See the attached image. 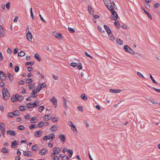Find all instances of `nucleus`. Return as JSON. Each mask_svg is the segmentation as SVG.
<instances>
[{"label": "nucleus", "mask_w": 160, "mask_h": 160, "mask_svg": "<svg viewBox=\"0 0 160 160\" xmlns=\"http://www.w3.org/2000/svg\"><path fill=\"white\" fill-rule=\"evenodd\" d=\"M108 35L110 39L112 40H114L115 39V38L112 33H110V34H108Z\"/></svg>", "instance_id": "obj_29"}, {"label": "nucleus", "mask_w": 160, "mask_h": 160, "mask_svg": "<svg viewBox=\"0 0 160 160\" xmlns=\"http://www.w3.org/2000/svg\"><path fill=\"white\" fill-rule=\"evenodd\" d=\"M80 97L81 98L85 101H86L88 100L87 97L84 93L82 94L81 95Z\"/></svg>", "instance_id": "obj_17"}, {"label": "nucleus", "mask_w": 160, "mask_h": 160, "mask_svg": "<svg viewBox=\"0 0 160 160\" xmlns=\"http://www.w3.org/2000/svg\"><path fill=\"white\" fill-rule=\"evenodd\" d=\"M28 87L30 89H33L34 87V84L32 83L28 85Z\"/></svg>", "instance_id": "obj_42"}, {"label": "nucleus", "mask_w": 160, "mask_h": 160, "mask_svg": "<svg viewBox=\"0 0 160 160\" xmlns=\"http://www.w3.org/2000/svg\"><path fill=\"white\" fill-rule=\"evenodd\" d=\"M68 126H69L70 127H72V125H73L74 124H73L72 122L71 121H69L68 123Z\"/></svg>", "instance_id": "obj_59"}, {"label": "nucleus", "mask_w": 160, "mask_h": 160, "mask_svg": "<svg viewBox=\"0 0 160 160\" xmlns=\"http://www.w3.org/2000/svg\"><path fill=\"white\" fill-rule=\"evenodd\" d=\"M51 117L49 116L47 114L45 115L44 117V119L46 121H48V120L50 119Z\"/></svg>", "instance_id": "obj_23"}, {"label": "nucleus", "mask_w": 160, "mask_h": 160, "mask_svg": "<svg viewBox=\"0 0 160 160\" xmlns=\"http://www.w3.org/2000/svg\"><path fill=\"white\" fill-rule=\"evenodd\" d=\"M18 128L20 130H23L25 129V127L22 125L19 126Z\"/></svg>", "instance_id": "obj_58"}, {"label": "nucleus", "mask_w": 160, "mask_h": 160, "mask_svg": "<svg viewBox=\"0 0 160 160\" xmlns=\"http://www.w3.org/2000/svg\"><path fill=\"white\" fill-rule=\"evenodd\" d=\"M16 144H17V143L16 142V141H14L12 143L11 147L12 148H14Z\"/></svg>", "instance_id": "obj_44"}, {"label": "nucleus", "mask_w": 160, "mask_h": 160, "mask_svg": "<svg viewBox=\"0 0 160 160\" xmlns=\"http://www.w3.org/2000/svg\"><path fill=\"white\" fill-rule=\"evenodd\" d=\"M26 37L28 41H32V36L31 32H27Z\"/></svg>", "instance_id": "obj_8"}, {"label": "nucleus", "mask_w": 160, "mask_h": 160, "mask_svg": "<svg viewBox=\"0 0 160 160\" xmlns=\"http://www.w3.org/2000/svg\"><path fill=\"white\" fill-rule=\"evenodd\" d=\"M68 30L72 33L74 32H75V30L73 28H68Z\"/></svg>", "instance_id": "obj_51"}, {"label": "nucleus", "mask_w": 160, "mask_h": 160, "mask_svg": "<svg viewBox=\"0 0 160 160\" xmlns=\"http://www.w3.org/2000/svg\"><path fill=\"white\" fill-rule=\"evenodd\" d=\"M159 3H156L154 5V6L155 8H156L159 6Z\"/></svg>", "instance_id": "obj_62"}, {"label": "nucleus", "mask_w": 160, "mask_h": 160, "mask_svg": "<svg viewBox=\"0 0 160 160\" xmlns=\"http://www.w3.org/2000/svg\"><path fill=\"white\" fill-rule=\"evenodd\" d=\"M98 30L102 32H105L103 30L102 28L100 27L99 26H98Z\"/></svg>", "instance_id": "obj_53"}, {"label": "nucleus", "mask_w": 160, "mask_h": 160, "mask_svg": "<svg viewBox=\"0 0 160 160\" xmlns=\"http://www.w3.org/2000/svg\"><path fill=\"white\" fill-rule=\"evenodd\" d=\"M15 71L16 72H18L19 70V67L18 66H16L15 67Z\"/></svg>", "instance_id": "obj_61"}, {"label": "nucleus", "mask_w": 160, "mask_h": 160, "mask_svg": "<svg viewBox=\"0 0 160 160\" xmlns=\"http://www.w3.org/2000/svg\"><path fill=\"white\" fill-rule=\"evenodd\" d=\"M104 28L105 29L106 31L108 33V34H110L111 33V30L110 28L107 25H104Z\"/></svg>", "instance_id": "obj_12"}, {"label": "nucleus", "mask_w": 160, "mask_h": 160, "mask_svg": "<svg viewBox=\"0 0 160 160\" xmlns=\"http://www.w3.org/2000/svg\"><path fill=\"white\" fill-rule=\"evenodd\" d=\"M59 138L62 141L63 143H64L65 141V136L64 134H61L59 135L58 136Z\"/></svg>", "instance_id": "obj_13"}, {"label": "nucleus", "mask_w": 160, "mask_h": 160, "mask_svg": "<svg viewBox=\"0 0 160 160\" xmlns=\"http://www.w3.org/2000/svg\"><path fill=\"white\" fill-rule=\"evenodd\" d=\"M129 52L132 54H135L134 52L131 48H130V50H129Z\"/></svg>", "instance_id": "obj_64"}, {"label": "nucleus", "mask_w": 160, "mask_h": 160, "mask_svg": "<svg viewBox=\"0 0 160 160\" xmlns=\"http://www.w3.org/2000/svg\"><path fill=\"white\" fill-rule=\"evenodd\" d=\"M33 104H31V103L27 104V107L28 108H32L33 107Z\"/></svg>", "instance_id": "obj_48"}, {"label": "nucleus", "mask_w": 160, "mask_h": 160, "mask_svg": "<svg viewBox=\"0 0 160 160\" xmlns=\"http://www.w3.org/2000/svg\"><path fill=\"white\" fill-rule=\"evenodd\" d=\"M57 128V126L56 125H54L51 127L50 129L51 132H53L56 131Z\"/></svg>", "instance_id": "obj_16"}, {"label": "nucleus", "mask_w": 160, "mask_h": 160, "mask_svg": "<svg viewBox=\"0 0 160 160\" xmlns=\"http://www.w3.org/2000/svg\"><path fill=\"white\" fill-rule=\"evenodd\" d=\"M78 68L79 70H81L82 68V66L81 63H80L79 65L78 66Z\"/></svg>", "instance_id": "obj_63"}, {"label": "nucleus", "mask_w": 160, "mask_h": 160, "mask_svg": "<svg viewBox=\"0 0 160 160\" xmlns=\"http://www.w3.org/2000/svg\"><path fill=\"white\" fill-rule=\"evenodd\" d=\"M34 63V62H27L25 63V65L26 66H28L29 65H32Z\"/></svg>", "instance_id": "obj_50"}, {"label": "nucleus", "mask_w": 160, "mask_h": 160, "mask_svg": "<svg viewBox=\"0 0 160 160\" xmlns=\"http://www.w3.org/2000/svg\"><path fill=\"white\" fill-rule=\"evenodd\" d=\"M7 75H8V78H9V79L11 81H12L13 79V75L10 73H8Z\"/></svg>", "instance_id": "obj_22"}, {"label": "nucleus", "mask_w": 160, "mask_h": 160, "mask_svg": "<svg viewBox=\"0 0 160 160\" xmlns=\"http://www.w3.org/2000/svg\"><path fill=\"white\" fill-rule=\"evenodd\" d=\"M150 78L151 79V80H152V82L154 83L155 84H157V82L155 81V79L152 77V75L151 74H150Z\"/></svg>", "instance_id": "obj_41"}, {"label": "nucleus", "mask_w": 160, "mask_h": 160, "mask_svg": "<svg viewBox=\"0 0 160 160\" xmlns=\"http://www.w3.org/2000/svg\"><path fill=\"white\" fill-rule=\"evenodd\" d=\"M37 92H38V91L37 89L33 90L32 91V92L31 94V97L33 98H36L37 96V95L35 94V93Z\"/></svg>", "instance_id": "obj_5"}, {"label": "nucleus", "mask_w": 160, "mask_h": 160, "mask_svg": "<svg viewBox=\"0 0 160 160\" xmlns=\"http://www.w3.org/2000/svg\"><path fill=\"white\" fill-rule=\"evenodd\" d=\"M31 153L30 151L24 152L23 153V155L26 156H30V154Z\"/></svg>", "instance_id": "obj_33"}, {"label": "nucleus", "mask_w": 160, "mask_h": 160, "mask_svg": "<svg viewBox=\"0 0 160 160\" xmlns=\"http://www.w3.org/2000/svg\"><path fill=\"white\" fill-rule=\"evenodd\" d=\"M110 11L112 13V15L110 17V18L113 20H116L118 18V16L116 12L114 11L113 8L110 9Z\"/></svg>", "instance_id": "obj_2"}, {"label": "nucleus", "mask_w": 160, "mask_h": 160, "mask_svg": "<svg viewBox=\"0 0 160 160\" xmlns=\"http://www.w3.org/2000/svg\"><path fill=\"white\" fill-rule=\"evenodd\" d=\"M7 134L12 136H14L16 135V133L14 131L10 130H7Z\"/></svg>", "instance_id": "obj_11"}, {"label": "nucleus", "mask_w": 160, "mask_h": 160, "mask_svg": "<svg viewBox=\"0 0 160 160\" xmlns=\"http://www.w3.org/2000/svg\"><path fill=\"white\" fill-rule=\"evenodd\" d=\"M5 124L3 122L0 123V128H5Z\"/></svg>", "instance_id": "obj_55"}, {"label": "nucleus", "mask_w": 160, "mask_h": 160, "mask_svg": "<svg viewBox=\"0 0 160 160\" xmlns=\"http://www.w3.org/2000/svg\"><path fill=\"white\" fill-rule=\"evenodd\" d=\"M48 139H51L52 140L55 138V135L54 133H52L50 135L47 136Z\"/></svg>", "instance_id": "obj_15"}, {"label": "nucleus", "mask_w": 160, "mask_h": 160, "mask_svg": "<svg viewBox=\"0 0 160 160\" xmlns=\"http://www.w3.org/2000/svg\"><path fill=\"white\" fill-rule=\"evenodd\" d=\"M17 100H18V101H21L23 99V97L21 95L18 96L17 97Z\"/></svg>", "instance_id": "obj_30"}, {"label": "nucleus", "mask_w": 160, "mask_h": 160, "mask_svg": "<svg viewBox=\"0 0 160 160\" xmlns=\"http://www.w3.org/2000/svg\"><path fill=\"white\" fill-rule=\"evenodd\" d=\"M39 55L37 53H36L34 55V57L39 62L41 61V59L39 56Z\"/></svg>", "instance_id": "obj_19"}, {"label": "nucleus", "mask_w": 160, "mask_h": 160, "mask_svg": "<svg viewBox=\"0 0 160 160\" xmlns=\"http://www.w3.org/2000/svg\"><path fill=\"white\" fill-rule=\"evenodd\" d=\"M12 113L13 115L15 116H18L20 114V112L18 110H14L13 112Z\"/></svg>", "instance_id": "obj_24"}, {"label": "nucleus", "mask_w": 160, "mask_h": 160, "mask_svg": "<svg viewBox=\"0 0 160 160\" xmlns=\"http://www.w3.org/2000/svg\"><path fill=\"white\" fill-rule=\"evenodd\" d=\"M31 149L32 151H36L39 149V147L38 144H36L32 147Z\"/></svg>", "instance_id": "obj_9"}, {"label": "nucleus", "mask_w": 160, "mask_h": 160, "mask_svg": "<svg viewBox=\"0 0 160 160\" xmlns=\"http://www.w3.org/2000/svg\"><path fill=\"white\" fill-rule=\"evenodd\" d=\"M105 5L110 11V9H111L112 8H113L112 4L110 1L108 2V4H106Z\"/></svg>", "instance_id": "obj_10"}, {"label": "nucleus", "mask_w": 160, "mask_h": 160, "mask_svg": "<svg viewBox=\"0 0 160 160\" xmlns=\"http://www.w3.org/2000/svg\"><path fill=\"white\" fill-rule=\"evenodd\" d=\"M46 86H47V85L44 82H43L41 84V87L39 89V90L38 91V92H39L42 88H44L46 87Z\"/></svg>", "instance_id": "obj_20"}, {"label": "nucleus", "mask_w": 160, "mask_h": 160, "mask_svg": "<svg viewBox=\"0 0 160 160\" xmlns=\"http://www.w3.org/2000/svg\"><path fill=\"white\" fill-rule=\"evenodd\" d=\"M44 108V107L43 106H41L39 107L38 108V110L40 112H42Z\"/></svg>", "instance_id": "obj_43"}, {"label": "nucleus", "mask_w": 160, "mask_h": 160, "mask_svg": "<svg viewBox=\"0 0 160 160\" xmlns=\"http://www.w3.org/2000/svg\"><path fill=\"white\" fill-rule=\"evenodd\" d=\"M59 148H58L55 147L53 148L54 152H56V153H58L59 152Z\"/></svg>", "instance_id": "obj_46"}, {"label": "nucleus", "mask_w": 160, "mask_h": 160, "mask_svg": "<svg viewBox=\"0 0 160 160\" xmlns=\"http://www.w3.org/2000/svg\"><path fill=\"white\" fill-rule=\"evenodd\" d=\"M38 127L37 125H35V124H32L30 126L29 128L30 129H32L33 128H36Z\"/></svg>", "instance_id": "obj_38"}, {"label": "nucleus", "mask_w": 160, "mask_h": 160, "mask_svg": "<svg viewBox=\"0 0 160 160\" xmlns=\"http://www.w3.org/2000/svg\"><path fill=\"white\" fill-rule=\"evenodd\" d=\"M78 64H77V63L74 62H72L70 64V65L72 67L75 68L78 65Z\"/></svg>", "instance_id": "obj_49"}, {"label": "nucleus", "mask_w": 160, "mask_h": 160, "mask_svg": "<svg viewBox=\"0 0 160 160\" xmlns=\"http://www.w3.org/2000/svg\"><path fill=\"white\" fill-rule=\"evenodd\" d=\"M88 9L89 13L92 14L93 13V10L91 8V6L90 5L88 6Z\"/></svg>", "instance_id": "obj_27"}, {"label": "nucleus", "mask_w": 160, "mask_h": 160, "mask_svg": "<svg viewBox=\"0 0 160 160\" xmlns=\"http://www.w3.org/2000/svg\"><path fill=\"white\" fill-rule=\"evenodd\" d=\"M3 98L4 100L8 99L10 97V94L8 89L6 88H3L2 91Z\"/></svg>", "instance_id": "obj_1"}, {"label": "nucleus", "mask_w": 160, "mask_h": 160, "mask_svg": "<svg viewBox=\"0 0 160 160\" xmlns=\"http://www.w3.org/2000/svg\"><path fill=\"white\" fill-rule=\"evenodd\" d=\"M68 151L69 157H71L73 153V151L72 150L69 149L68 150Z\"/></svg>", "instance_id": "obj_28"}, {"label": "nucleus", "mask_w": 160, "mask_h": 160, "mask_svg": "<svg viewBox=\"0 0 160 160\" xmlns=\"http://www.w3.org/2000/svg\"><path fill=\"white\" fill-rule=\"evenodd\" d=\"M52 103V104L54 105L55 108H56L57 106V99L55 98L54 96L52 97L50 100Z\"/></svg>", "instance_id": "obj_3"}, {"label": "nucleus", "mask_w": 160, "mask_h": 160, "mask_svg": "<svg viewBox=\"0 0 160 160\" xmlns=\"http://www.w3.org/2000/svg\"><path fill=\"white\" fill-rule=\"evenodd\" d=\"M114 24L118 28H120V24L118 23V21H115L114 22Z\"/></svg>", "instance_id": "obj_40"}, {"label": "nucleus", "mask_w": 160, "mask_h": 160, "mask_svg": "<svg viewBox=\"0 0 160 160\" xmlns=\"http://www.w3.org/2000/svg\"><path fill=\"white\" fill-rule=\"evenodd\" d=\"M130 48L127 45H125L124 47V49L125 51L128 52Z\"/></svg>", "instance_id": "obj_25"}, {"label": "nucleus", "mask_w": 160, "mask_h": 160, "mask_svg": "<svg viewBox=\"0 0 160 160\" xmlns=\"http://www.w3.org/2000/svg\"><path fill=\"white\" fill-rule=\"evenodd\" d=\"M25 54V53L23 51H21L18 53V55L19 56L22 57Z\"/></svg>", "instance_id": "obj_26"}, {"label": "nucleus", "mask_w": 160, "mask_h": 160, "mask_svg": "<svg viewBox=\"0 0 160 160\" xmlns=\"http://www.w3.org/2000/svg\"><path fill=\"white\" fill-rule=\"evenodd\" d=\"M149 100L151 102H152V103L153 104H156L158 103V102H157L155 100H154L153 99H149Z\"/></svg>", "instance_id": "obj_45"}, {"label": "nucleus", "mask_w": 160, "mask_h": 160, "mask_svg": "<svg viewBox=\"0 0 160 160\" xmlns=\"http://www.w3.org/2000/svg\"><path fill=\"white\" fill-rule=\"evenodd\" d=\"M10 3L9 2H8L6 5V8L8 9H10Z\"/></svg>", "instance_id": "obj_56"}, {"label": "nucleus", "mask_w": 160, "mask_h": 160, "mask_svg": "<svg viewBox=\"0 0 160 160\" xmlns=\"http://www.w3.org/2000/svg\"><path fill=\"white\" fill-rule=\"evenodd\" d=\"M121 90L120 89H110L109 91L112 93H119L121 91Z\"/></svg>", "instance_id": "obj_14"}, {"label": "nucleus", "mask_w": 160, "mask_h": 160, "mask_svg": "<svg viewBox=\"0 0 160 160\" xmlns=\"http://www.w3.org/2000/svg\"><path fill=\"white\" fill-rule=\"evenodd\" d=\"M63 103H64V104H65L64 108H65L66 109L68 108V107L66 105V104L67 103V101L65 98H63Z\"/></svg>", "instance_id": "obj_34"}, {"label": "nucleus", "mask_w": 160, "mask_h": 160, "mask_svg": "<svg viewBox=\"0 0 160 160\" xmlns=\"http://www.w3.org/2000/svg\"><path fill=\"white\" fill-rule=\"evenodd\" d=\"M44 122H40L38 124V125L39 126V127H41L44 125Z\"/></svg>", "instance_id": "obj_54"}, {"label": "nucleus", "mask_w": 160, "mask_h": 160, "mask_svg": "<svg viewBox=\"0 0 160 160\" xmlns=\"http://www.w3.org/2000/svg\"><path fill=\"white\" fill-rule=\"evenodd\" d=\"M38 101L37 100L35 101L32 104L33 107H35L38 106Z\"/></svg>", "instance_id": "obj_37"}, {"label": "nucleus", "mask_w": 160, "mask_h": 160, "mask_svg": "<svg viewBox=\"0 0 160 160\" xmlns=\"http://www.w3.org/2000/svg\"><path fill=\"white\" fill-rule=\"evenodd\" d=\"M1 132L3 136L4 137V134L5 132V128H0Z\"/></svg>", "instance_id": "obj_39"}, {"label": "nucleus", "mask_w": 160, "mask_h": 160, "mask_svg": "<svg viewBox=\"0 0 160 160\" xmlns=\"http://www.w3.org/2000/svg\"><path fill=\"white\" fill-rule=\"evenodd\" d=\"M117 42L120 45H122L123 43V41L121 39L118 38L116 39Z\"/></svg>", "instance_id": "obj_32"}, {"label": "nucleus", "mask_w": 160, "mask_h": 160, "mask_svg": "<svg viewBox=\"0 0 160 160\" xmlns=\"http://www.w3.org/2000/svg\"><path fill=\"white\" fill-rule=\"evenodd\" d=\"M17 94H16L15 96H13L12 97L11 100L12 102H15L16 101V100L17 99Z\"/></svg>", "instance_id": "obj_31"}, {"label": "nucleus", "mask_w": 160, "mask_h": 160, "mask_svg": "<svg viewBox=\"0 0 160 160\" xmlns=\"http://www.w3.org/2000/svg\"><path fill=\"white\" fill-rule=\"evenodd\" d=\"M6 77V75L3 72L0 71V79L2 80H4Z\"/></svg>", "instance_id": "obj_6"}, {"label": "nucleus", "mask_w": 160, "mask_h": 160, "mask_svg": "<svg viewBox=\"0 0 160 160\" xmlns=\"http://www.w3.org/2000/svg\"><path fill=\"white\" fill-rule=\"evenodd\" d=\"M42 135V132L41 130L36 131L35 133V136L36 137H40Z\"/></svg>", "instance_id": "obj_7"}, {"label": "nucleus", "mask_w": 160, "mask_h": 160, "mask_svg": "<svg viewBox=\"0 0 160 160\" xmlns=\"http://www.w3.org/2000/svg\"><path fill=\"white\" fill-rule=\"evenodd\" d=\"M19 110L21 111H23L25 110L24 108V107L23 106H20L19 108Z\"/></svg>", "instance_id": "obj_52"}, {"label": "nucleus", "mask_w": 160, "mask_h": 160, "mask_svg": "<svg viewBox=\"0 0 160 160\" xmlns=\"http://www.w3.org/2000/svg\"><path fill=\"white\" fill-rule=\"evenodd\" d=\"M32 82V80L31 78L27 79L26 80V82L27 83H29Z\"/></svg>", "instance_id": "obj_47"}, {"label": "nucleus", "mask_w": 160, "mask_h": 160, "mask_svg": "<svg viewBox=\"0 0 160 160\" xmlns=\"http://www.w3.org/2000/svg\"><path fill=\"white\" fill-rule=\"evenodd\" d=\"M55 38L58 39H60L62 38V35L60 33H57L55 34L54 35Z\"/></svg>", "instance_id": "obj_21"}, {"label": "nucleus", "mask_w": 160, "mask_h": 160, "mask_svg": "<svg viewBox=\"0 0 160 160\" xmlns=\"http://www.w3.org/2000/svg\"><path fill=\"white\" fill-rule=\"evenodd\" d=\"M72 130L74 132L75 131H77L75 126L73 125L72 127H71Z\"/></svg>", "instance_id": "obj_57"}, {"label": "nucleus", "mask_w": 160, "mask_h": 160, "mask_svg": "<svg viewBox=\"0 0 160 160\" xmlns=\"http://www.w3.org/2000/svg\"><path fill=\"white\" fill-rule=\"evenodd\" d=\"M9 150L6 148H2L1 149V152L3 153H8Z\"/></svg>", "instance_id": "obj_18"}, {"label": "nucleus", "mask_w": 160, "mask_h": 160, "mask_svg": "<svg viewBox=\"0 0 160 160\" xmlns=\"http://www.w3.org/2000/svg\"><path fill=\"white\" fill-rule=\"evenodd\" d=\"M13 114L12 112H9L8 113V116L9 117L12 118L13 117Z\"/></svg>", "instance_id": "obj_60"}, {"label": "nucleus", "mask_w": 160, "mask_h": 160, "mask_svg": "<svg viewBox=\"0 0 160 160\" xmlns=\"http://www.w3.org/2000/svg\"><path fill=\"white\" fill-rule=\"evenodd\" d=\"M37 118L35 117H33L30 120V122L31 123H33L36 122V121H35L37 119Z\"/></svg>", "instance_id": "obj_35"}, {"label": "nucleus", "mask_w": 160, "mask_h": 160, "mask_svg": "<svg viewBox=\"0 0 160 160\" xmlns=\"http://www.w3.org/2000/svg\"><path fill=\"white\" fill-rule=\"evenodd\" d=\"M48 152V151L46 149L42 148L39 150V154L41 155H44L47 154Z\"/></svg>", "instance_id": "obj_4"}, {"label": "nucleus", "mask_w": 160, "mask_h": 160, "mask_svg": "<svg viewBox=\"0 0 160 160\" xmlns=\"http://www.w3.org/2000/svg\"><path fill=\"white\" fill-rule=\"evenodd\" d=\"M69 159L68 156H64L62 157L61 160H68Z\"/></svg>", "instance_id": "obj_36"}]
</instances>
